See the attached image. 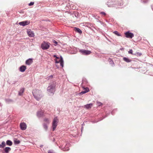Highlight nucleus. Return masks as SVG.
I'll use <instances>...</instances> for the list:
<instances>
[{
  "instance_id": "aec40b11",
  "label": "nucleus",
  "mask_w": 153,
  "mask_h": 153,
  "mask_svg": "<svg viewBox=\"0 0 153 153\" xmlns=\"http://www.w3.org/2000/svg\"><path fill=\"white\" fill-rule=\"evenodd\" d=\"M5 146V143L4 141H3L1 144H0V148H4Z\"/></svg>"
},
{
  "instance_id": "9b49d317",
  "label": "nucleus",
  "mask_w": 153,
  "mask_h": 153,
  "mask_svg": "<svg viewBox=\"0 0 153 153\" xmlns=\"http://www.w3.org/2000/svg\"><path fill=\"white\" fill-rule=\"evenodd\" d=\"M28 36L30 37H33L34 36V34L33 32L30 30H28L27 32Z\"/></svg>"
},
{
  "instance_id": "4468645a",
  "label": "nucleus",
  "mask_w": 153,
  "mask_h": 153,
  "mask_svg": "<svg viewBox=\"0 0 153 153\" xmlns=\"http://www.w3.org/2000/svg\"><path fill=\"white\" fill-rule=\"evenodd\" d=\"M84 91H82L80 93V94H82L88 92L89 91V89L88 88H86L84 89Z\"/></svg>"
},
{
  "instance_id": "f03ea898",
  "label": "nucleus",
  "mask_w": 153,
  "mask_h": 153,
  "mask_svg": "<svg viewBox=\"0 0 153 153\" xmlns=\"http://www.w3.org/2000/svg\"><path fill=\"white\" fill-rule=\"evenodd\" d=\"M58 119L57 117H55L54 118L52 123V126L53 128V131H54L55 129L58 122Z\"/></svg>"
},
{
  "instance_id": "2eb2a0df",
  "label": "nucleus",
  "mask_w": 153,
  "mask_h": 153,
  "mask_svg": "<svg viewBox=\"0 0 153 153\" xmlns=\"http://www.w3.org/2000/svg\"><path fill=\"white\" fill-rule=\"evenodd\" d=\"M33 62L32 59H29L26 61V64L27 65H30Z\"/></svg>"
},
{
  "instance_id": "6ab92c4d",
  "label": "nucleus",
  "mask_w": 153,
  "mask_h": 153,
  "mask_svg": "<svg viewBox=\"0 0 153 153\" xmlns=\"http://www.w3.org/2000/svg\"><path fill=\"white\" fill-rule=\"evenodd\" d=\"M48 125L43 123V127L45 130L47 131V130L48 128Z\"/></svg>"
},
{
  "instance_id": "6e6552de",
  "label": "nucleus",
  "mask_w": 153,
  "mask_h": 153,
  "mask_svg": "<svg viewBox=\"0 0 153 153\" xmlns=\"http://www.w3.org/2000/svg\"><path fill=\"white\" fill-rule=\"evenodd\" d=\"M20 127L22 130H24L26 129L27 126L25 123H22L20 124Z\"/></svg>"
},
{
  "instance_id": "7ed1b4c3",
  "label": "nucleus",
  "mask_w": 153,
  "mask_h": 153,
  "mask_svg": "<svg viewBox=\"0 0 153 153\" xmlns=\"http://www.w3.org/2000/svg\"><path fill=\"white\" fill-rule=\"evenodd\" d=\"M50 44L45 41L43 42L41 45V47L43 50H46L49 48L50 47Z\"/></svg>"
},
{
  "instance_id": "7c9ffc66",
  "label": "nucleus",
  "mask_w": 153,
  "mask_h": 153,
  "mask_svg": "<svg viewBox=\"0 0 153 153\" xmlns=\"http://www.w3.org/2000/svg\"><path fill=\"white\" fill-rule=\"evenodd\" d=\"M100 14L104 15H106V14L104 12H102L100 13Z\"/></svg>"
},
{
  "instance_id": "c85d7f7f",
  "label": "nucleus",
  "mask_w": 153,
  "mask_h": 153,
  "mask_svg": "<svg viewBox=\"0 0 153 153\" xmlns=\"http://www.w3.org/2000/svg\"><path fill=\"white\" fill-rule=\"evenodd\" d=\"M87 81L85 80H83L82 82V85H83L84 83H87Z\"/></svg>"
},
{
  "instance_id": "c756f323",
  "label": "nucleus",
  "mask_w": 153,
  "mask_h": 153,
  "mask_svg": "<svg viewBox=\"0 0 153 153\" xmlns=\"http://www.w3.org/2000/svg\"><path fill=\"white\" fill-rule=\"evenodd\" d=\"M34 2H31L29 4V6H32L34 4Z\"/></svg>"
},
{
  "instance_id": "bb28decb",
  "label": "nucleus",
  "mask_w": 153,
  "mask_h": 153,
  "mask_svg": "<svg viewBox=\"0 0 153 153\" xmlns=\"http://www.w3.org/2000/svg\"><path fill=\"white\" fill-rule=\"evenodd\" d=\"M15 143L16 144H19L20 143V141L19 140H16L14 141Z\"/></svg>"
},
{
  "instance_id": "9d476101",
  "label": "nucleus",
  "mask_w": 153,
  "mask_h": 153,
  "mask_svg": "<svg viewBox=\"0 0 153 153\" xmlns=\"http://www.w3.org/2000/svg\"><path fill=\"white\" fill-rule=\"evenodd\" d=\"M30 22L27 21H25L19 22V24L20 25L25 26L29 24Z\"/></svg>"
},
{
  "instance_id": "1a4fd4ad",
  "label": "nucleus",
  "mask_w": 153,
  "mask_h": 153,
  "mask_svg": "<svg viewBox=\"0 0 153 153\" xmlns=\"http://www.w3.org/2000/svg\"><path fill=\"white\" fill-rule=\"evenodd\" d=\"M43 121V124H45L48 125L51 122V120L49 118H45L44 119Z\"/></svg>"
},
{
  "instance_id": "20e7f679",
  "label": "nucleus",
  "mask_w": 153,
  "mask_h": 153,
  "mask_svg": "<svg viewBox=\"0 0 153 153\" xmlns=\"http://www.w3.org/2000/svg\"><path fill=\"white\" fill-rule=\"evenodd\" d=\"M55 86L54 85H51L48 88L47 91L50 94H53L55 91Z\"/></svg>"
},
{
  "instance_id": "b1692460",
  "label": "nucleus",
  "mask_w": 153,
  "mask_h": 153,
  "mask_svg": "<svg viewBox=\"0 0 153 153\" xmlns=\"http://www.w3.org/2000/svg\"><path fill=\"white\" fill-rule=\"evenodd\" d=\"M134 54V55H137V56H140L142 55V53L140 52H137L135 53Z\"/></svg>"
},
{
  "instance_id": "423d86ee",
  "label": "nucleus",
  "mask_w": 153,
  "mask_h": 153,
  "mask_svg": "<svg viewBox=\"0 0 153 153\" xmlns=\"http://www.w3.org/2000/svg\"><path fill=\"white\" fill-rule=\"evenodd\" d=\"M79 52L82 54L84 55H88L91 53L90 51L84 50H81L79 51Z\"/></svg>"
},
{
  "instance_id": "2f4dec72",
  "label": "nucleus",
  "mask_w": 153,
  "mask_h": 153,
  "mask_svg": "<svg viewBox=\"0 0 153 153\" xmlns=\"http://www.w3.org/2000/svg\"><path fill=\"white\" fill-rule=\"evenodd\" d=\"M53 42L56 44H57V42L55 40H54L53 41Z\"/></svg>"
},
{
  "instance_id": "f8f14e48",
  "label": "nucleus",
  "mask_w": 153,
  "mask_h": 153,
  "mask_svg": "<svg viewBox=\"0 0 153 153\" xmlns=\"http://www.w3.org/2000/svg\"><path fill=\"white\" fill-rule=\"evenodd\" d=\"M93 106V104L92 103H90L89 104H87L84 106V107L85 108L88 109H90Z\"/></svg>"
},
{
  "instance_id": "f257e3e1",
  "label": "nucleus",
  "mask_w": 153,
  "mask_h": 153,
  "mask_svg": "<svg viewBox=\"0 0 153 153\" xmlns=\"http://www.w3.org/2000/svg\"><path fill=\"white\" fill-rule=\"evenodd\" d=\"M32 92L34 97L37 100H39L42 97V92L40 90L35 89Z\"/></svg>"
},
{
  "instance_id": "a211bd4d",
  "label": "nucleus",
  "mask_w": 153,
  "mask_h": 153,
  "mask_svg": "<svg viewBox=\"0 0 153 153\" xmlns=\"http://www.w3.org/2000/svg\"><path fill=\"white\" fill-rule=\"evenodd\" d=\"M4 150L6 153H8L11 150V148L9 147H7L5 148Z\"/></svg>"
},
{
  "instance_id": "393cba45",
  "label": "nucleus",
  "mask_w": 153,
  "mask_h": 153,
  "mask_svg": "<svg viewBox=\"0 0 153 153\" xmlns=\"http://www.w3.org/2000/svg\"><path fill=\"white\" fill-rule=\"evenodd\" d=\"M102 104L100 102H96V105H97L98 106H101L102 105Z\"/></svg>"
},
{
  "instance_id": "0eeeda50",
  "label": "nucleus",
  "mask_w": 153,
  "mask_h": 153,
  "mask_svg": "<svg viewBox=\"0 0 153 153\" xmlns=\"http://www.w3.org/2000/svg\"><path fill=\"white\" fill-rule=\"evenodd\" d=\"M56 63H60V65L62 67H63V60L62 57L61 56L60 59L58 61L57 60H56Z\"/></svg>"
},
{
  "instance_id": "39448f33",
  "label": "nucleus",
  "mask_w": 153,
  "mask_h": 153,
  "mask_svg": "<svg viewBox=\"0 0 153 153\" xmlns=\"http://www.w3.org/2000/svg\"><path fill=\"white\" fill-rule=\"evenodd\" d=\"M125 34L126 37L127 38H132L134 36L133 33L129 31L126 32Z\"/></svg>"
},
{
  "instance_id": "412c9836",
  "label": "nucleus",
  "mask_w": 153,
  "mask_h": 153,
  "mask_svg": "<svg viewBox=\"0 0 153 153\" xmlns=\"http://www.w3.org/2000/svg\"><path fill=\"white\" fill-rule=\"evenodd\" d=\"M6 143L7 145L11 146L12 145V142L10 140H7L6 142Z\"/></svg>"
},
{
  "instance_id": "dca6fc26",
  "label": "nucleus",
  "mask_w": 153,
  "mask_h": 153,
  "mask_svg": "<svg viewBox=\"0 0 153 153\" xmlns=\"http://www.w3.org/2000/svg\"><path fill=\"white\" fill-rule=\"evenodd\" d=\"M124 61L127 62H129L131 61V60L128 58L124 57L123 59Z\"/></svg>"
},
{
  "instance_id": "5701e85b",
  "label": "nucleus",
  "mask_w": 153,
  "mask_h": 153,
  "mask_svg": "<svg viewBox=\"0 0 153 153\" xmlns=\"http://www.w3.org/2000/svg\"><path fill=\"white\" fill-rule=\"evenodd\" d=\"M76 31H77V32L79 33H82V31L79 28H78L76 27L75 28Z\"/></svg>"
},
{
  "instance_id": "72a5a7b5",
  "label": "nucleus",
  "mask_w": 153,
  "mask_h": 153,
  "mask_svg": "<svg viewBox=\"0 0 153 153\" xmlns=\"http://www.w3.org/2000/svg\"><path fill=\"white\" fill-rule=\"evenodd\" d=\"M123 4V2H122V3H120V4H119L121 6V5H122Z\"/></svg>"
},
{
  "instance_id": "cd10ccee",
  "label": "nucleus",
  "mask_w": 153,
  "mask_h": 153,
  "mask_svg": "<svg viewBox=\"0 0 153 153\" xmlns=\"http://www.w3.org/2000/svg\"><path fill=\"white\" fill-rule=\"evenodd\" d=\"M128 53L133 55H134V54L133 53V51L132 49L128 51Z\"/></svg>"
},
{
  "instance_id": "a878e982",
  "label": "nucleus",
  "mask_w": 153,
  "mask_h": 153,
  "mask_svg": "<svg viewBox=\"0 0 153 153\" xmlns=\"http://www.w3.org/2000/svg\"><path fill=\"white\" fill-rule=\"evenodd\" d=\"M43 115V113L38 112L37 113V115L38 116L41 117Z\"/></svg>"
},
{
  "instance_id": "f3484780",
  "label": "nucleus",
  "mask_w": 153,
  "mask_h": 153,
  "mask_svg": "<svg viewBox=\"0 0 153 153\" xmlns=\"http://www.w3.org/2000/svg\"><path fill=\"white\" fill-rule=\"evenodd\" d=\"M24 89H25L24 88H22L21 89L19 93V96H21L22 95V94L23 93L24 91Z\"/></svg>"
},
{
  "instance_id": "f704fd0d",
  "label": "nucleus",
  "mask_w": 153,
  "mask_h": 153,
  "mask_svg": "<svg viewBox=\"0 0 153 153\" xmlns=\"http://www.w3.org/2000/svg\"><path fill=\"white\" fill-rule=\"evenodd\" d=\"M72 8V9H74L75 8H74V7H73V8Z\"/></svg>"
},
{
  "instance_id": "4be33fe9",
  "label": "nucleus",
  "mask_w": 153,
  "mask_h": 153,
  "mask_svg": "<svg viewBox=\"0 0 153 153\" xmlns=\"http://www.w3.org/2000/svg\"><path fill=\"white\" fill-rule=\"evenodd\" d=\"M113 33L118 36H121V35L117 31H115L113 32Z\"/></svg>"
},
{
  "instance_id": "473e14b6",
  "label": "nucleus",
  "mask_w": 153,
  "mask_h": 153,
  "mask_svg": "<svg viewBox=\"0 0 153 153\" xmlns=\"http://www.w3.org/2000/svg\"><path fill=\"white\" fill-rule=\"evenodd\" d=\"M53 57H56V58L57 59H59V58L57 57V56L56 55H54L53 56Z\"/></svg>"
},
{
  "instance_id": "ddd939ff",
  "label": "nucleus",
  "mask_w": 153,
  "mask_h": 153,
  "mask_svg": "<svg viewBox=\"0 0 153 153\" xmlns=\"http://www.w3.org/2000/svg\"><path fill=\"white\" fill-rule=\"evenodd\" d=\"M26 69V67L24 65H22L19 68V71L21 72H24Z\"/></svg>"
}]
</instances>
